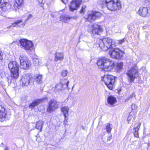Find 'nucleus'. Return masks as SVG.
<instances>
[{
  "mask_svg": "<svg viewBox=\"0 0 150 150\" xmlns=\"http://www.w3.org/2000/svg\"><path fill=\"white\" fill-rule=\"evenodd\" d=\"M97 64L99 68L103 69L105 71H110L115 66L113 61L105 57L98 59Z\"/></svg>",
  "mask_w": 150,
  "mask_h": 150,
  "instance_id": "f257e3e1",
  "label": "nucleus"
},
{
  "mask_svg": "<svg viewBox=\"0 0 150 150\" xmlns=\"http://www.w3.org/2000/svg\"><path fill=\"white\" fill-rule=\"evenodd\" d=\"M97 43L101 49L104 51L114 47L115 46V42L109 38H104L103 39H98Z\"/></svg>",
  "mask_w": 150,
  "mask_h": 150,
  "instance_id": "f03ea898",
  "label": "nucleus"
},
{
  "mask_svg": "<svg viewBox=\"0 0 150 150\" xmlns=\"http://www.w3.org/2000/svg\"><path fill=\"white\" fill-rule=\"evenodd\" d=\"M8 68L11 72V76L13 79H17L19 76V65L15 61L10 62L8 64Z\"/></svg>",
  "mask_w": 150,
  "mask_h": 150,
  "instance_id": "7ed1b4c3",
  "label": "nucleus"
},
{
  "mask_svg": "<svg viewBox=\"0 0 150 150\" xmlns=\"http://www.w3.org/2000/svg\"><path fill=\"white\" fill-rule=\"evenodd\" d=\"M124 53V51L117 48H111L109 53L112 57L118 59L122 58Z\"/></svg>",
  "mask_w": 150,
  "mask_h": 150,
  "instance_id": "20e7f679",
  "label": "nucleus"
},
{
  "mask_svg": "<svg viewBox=\"0 0 150 150\" xmlns=\"http://www.w3.org/2000/svg\"><path fill=\"white\" fill-rule=\"evenodd\" d=\"M101 80L104 82L110 89H112L115 81V78L113 76L110 75H105L102 78Z\"/></svg>",
  "mask_w": 150,
  "mask_h": 150,
  "instance_id": "39448f33",
  "label": "nucleus"
},
{
  "mask_svg": "<svg viewBox=\"0 0 150 150\" xmlns=\"http://www.w3.org/2000/svg\"><path fill=\"white\" fill-rule=\"evenodd\" d=\"M19 42L21 46L24 49L29 51H31L33 49L34 45L31 41L22 39L19 40Z\"/></svg>",
  "mask_w": 150,
  "mask_h": 150,
  "instance_id": "423d86ee",
  "label": "nucleus"
},
{
  "mask_svg": "<svg viewBox=\"0 0 150 150\" xmlns=\"http://www.w3.org/2000/svg\"><path fill=\"white\" fill-rule=\"evenodd\" d=\"M19 59L20 62L21 68L27 70L30 67L31 62L25 56L20 55Z\"/></svg>",
  "mask_w": 150,
  "mask_h": 150,
  "instance_id": "0eeeda50",
  "label": "nucleus"
},
{
  "mask_svg": "<svg viewBox=\"0 0 150 150\" xmlns=\"http://www.w3.org/2000/svg\"><path fill=\"white\" fill-rule=\"evenodd\" d=\"M138 70L135 68H132L129 70L126 73L128 78V81L131 82L134 81L135 78L138 75Z\"/></svg>",
  "mask_w": 150,
  "mask_h": 150,
  "instance_id": "6e6552de",
  "label": "nucleus"
},
{
  "mask_svg": "<svg viewBox=\"0 0 150 150\" xmlns=\"http://www.w3.org/2000/svg\"><path fill=\"white\" fill-rule=\"evenodd\" d=\"M137 13L140 16L144 17L150 16V6L140 7Z\"/></svg>",
  "mask_w": 150,
  "mask_h": 150,
  "instance_id": "1a4fd4ad",
  "label": "nucleus"
},
{
  "mask_svg": "<svg viewBox=\"0 0 150 150\" xmlns=\"http://www.w3.org/2000/svg\"><path fill=\"white\" fill-rule=\"evenodd\" d=\"M48 105L47 111L51 113L58 108L59 107L58 102L56 100L52 99L48 102Z\"/></svg>",
  "mask_w": 150,
  "mask_h": 150,
  "instance_id": "9d476101",
  "label": "nucleus"
},
{
  "mask_svg": "<svg viewBox=\"0 0 150 150\" xmlns=\"http://www.w3.org/2000/svg\"><path fill=\"white\" fill-rule=\"evenodd\" d=\"M32 79V76L30 73L24 74L21 78L23 85L25 86H28Z\"/></svg>",
  "mask_w": 150,
  "mask_h": 150,
  "instance_id": "9b49d317",
  "label": "nucleus"
},
{
  "mask_svg": "<svg viewBox=\"0 0 150 150\" xmlns=\"http://www.w3.org/2000/svg\"><path fill=\"white\" fill-rule=\"evenodd\" d=\"M46 60V58H43L42 59L36 56L33 58V63L36 66L46 65L47 63Z\"/></svg>",
  "mask_w": 150,
  "mask_h": 150,
  "instance_id": "f8f14e48",
  "label": "nucleus"
},
{
  "mask_svg": "<svg viewBox=\"0 0 150 150\" xmlns=\"http://www.w3.org/2000/svg\"><path fill=\"white\" fill-rule=\"evenodd\" d=\"M81 0H73L69 6V10L71 11H73L77 9L79 7Z\"/></svg>",
  "mask_w": 150,
  "mask_h": 150,
  "instance_id": "ddd939ff",
  "label": "nucleus"
},
{
  "mask_svg": "<svg viewBox=\"0 0 150 150\" xmlns=\"http://www.w3.org/2000/svg\"><path fill=\"white\" fill-rule=\"evenodd\" d=\"M114 0H104L103 1L102 4H104L107 5L108 8L111 11H114Z\"/></svg>",
  "mask_w": 150,
  "mask_h": 150,
  "instance_id": "4468645a",
  "label": "nucleus"
},
{
  "mask_svg": "<svg viewBox=\"0 0 150 150\" xmlns=\"http://www.w3.org/2000/svg\"><path fill=\"white\" fill-rule=\"evenodd\" d=\"M44 100V99L42 98L34 100L30 104L29 106V108L31 110L34 109L35 106H37L39 104L41 103Z\"/></svg>",
  "mask_w": 150,
  "mask_h": 150,
  "instance_id": "2eb2a0df",
  "label": "nucleus"
},
{
  "mask_svg": "<svg viewBox=\"0 0 150 150\" xmlns=\"http://www.w3.org/2000/svg\"><path fill=\"white\" fill-rule=\"evenodd\" d=\"M84 18L87 21L90 22H93L96 19L93 11H88L87 13V16H85Z\"/></svg>",
  "mask_w": 150,
  "mask_h": 150,
  "instance_id": "dca6fc26",
  "label": "nucleus"
},
{
  "mask_svg": "<svg viewBox=\"0 0 150 150\" xmlns=\"http://www.w3.org/2000/svg\"><path fill=\"white\" fill-rule=\"evenodd\" d=\"M75 17H71L65 14L61 15L60 17V20L64 23H67L69 22L72 19H76Z\"/></svg>",
  "mask_w": 150,
  "mask_h": 150,
  "instance_id": "f3484780",
  "label": "nucleus"
},
{
  "mask_svg": "<svg viewBox=\"0 0 150 150\" xmlns=\"http://www.w3.org/2000/svg\"><path fill=\"white\" fill-rule=\"evenodd\" d=\"M92 33L98 34L99 32H102L103 28L100 25L97 24H94L92 26Z\"/></svg>",
  "mask_w": 150,
  "mask_h": 150,
  "instance_id": "a211bd4d",
  "label": "nucleus"
},
{
  "mask_svg": "<svg viewBox=\"0 0 150 150\" xmlns=\"http://www.w3.org/2000/svg\"><path fill=\"white\" fill-rule=\"evenodd\" d=\"M0 7H1L4 11L10 9L11 7V5L5 1L4 0H0Z\"/></svg>",
  "mask_w": 150,
  "mask_h": 150,
  "instance_id": "6ab92c4d",
  "label": "nucleus"
},
{
  "mask_svg": "<svg viewBox=\"0 0 150 150\" xmlns=\"http://www.w3.org/2000/svg\"><path fill=\"white\" fill-rule=\"evenodd\" d=\"M64 58V54L63 53L57 52L55 54L54 61L57 62L58 60H62Z\"/></svg>",
  "mask_w": 150,
  "mask_h": 150,
  "instance_id": "aec40b11",
  "label": "nucleus"
},
{
  "mask_svg": "<svg viewBox=\"0 0 150 150\" xmlns=\"http://www.w3.org/2000/svg\"><path fill=\"white\" fill-rule=\"evenodd\" d=\"M6 115V112L4 106L2 105H0V118H4Z\"/></svg>",
  "mask_w": 150,
  "mask_h": 150,
  "instance_id": "412c9836",
  "label": "nucleus"
},
{
  "mask_svg": "<svg viewBox=\"0 0 150 150\" xmlns=\"http://www.w3.org/2000/svg\"><path fill=\"white\" fill-rule=\"evenodd\" d=\"M107 101L108 103L112 106L114 105L117 101L115 98L111 96L108 97Z\"/></svg>",
  "mask_w": 150,
  "mask_h": 150,
  "instance_id": "4be33fe9",
  "label": "nucleus"
},
{
  "mask_svg": "<svg viewBox=\"0 0 150 150\" xmlns=\"http://www.w3.org/2000/svg\"><path fill=\"white\" fill-rule=\"evenodd\" d=\"M141 124L139 122H137L134 125V130L135 131L134 133V136L135 137H139V134L138 131L140 128Z\"/></svg>",
  "mask_w": 150,
  "mask_h": 150,
  "instance_id": "5701e85b",
  "label": "nucleus"
},
{
  "mask_svg": "<svg viewBox=\"0 0 150 150\" xmlns=\"http://www.w3.org/2000/svg\"><path fill=\"white\" fill-rule=\"evenodd\" d=\"M23 0H14L13 6L15 9L19 8V7L22 4Z\"/></svg>",
  "mask_w": 150,
  "mask_h": 150,
  "instance_id": "b1692460",
  "label": "nucleus"
},
{
  "mask_svg": "<svg viewBox=\"0 0 150 150\" xmlns=\"http://www.w3.org/2000/svg\"><path fill=\"white\" fill-rule=\"evenodd\" d=\"M61 111L63 113L64 117H68L69 115V108L67 106L62 108L61 109Z\"/></svg>",
  "mask_w": 150,
  "mask_h": 150,
  "instance_id": "393cba45",
  "label": "nucleus"
},
{
  "mask_svg": "<svg viewBox=\"0 0 150 150\" xmlns=\"http://www.w3.org/2000/svg\"><path fill=\"white\" fill-rule=\"evenodd\" d=\"M114 9L115 11L119 10L121 8V3L120 0H114Z\"/></svg>",
  "mask_w": 150,
  "mask_h": 150,
  "instance_id": "a878e982",
  "label": "nucleus"
},
{
  "mask_svg": "<svg viewBox=\"0 0 150 150\" xmlns=\"http://www.w3.org/2000/svg\"><path fill=\"white\" fill-rule=\"evenodd\" d=\"M43 121L41 120H40L37 122L36 123L35 128L40 129V131L41 132L42 131V129L43 125Z\"/></svg>",
  "mask_w": 150,
  "mask_h": 150,
  "instance_id": "bb28decb",
  "label": "nucleus"
},
{
  "mask_svg": "<svg viewBox=\"0 0 150 150\" xmlns=\"http://www.w3.org/2000/svg\"><path fill=\"white\" fill-rule=\"evenodd\" d=\"M69 82V81L67 79H64L61 81L60 83L62 85V86H64L65 89L67 88L68 90L69 89L68 84Z\"/></svg>",
  "mask_w": 150,
  "mask_h": 150,
  "instance_id": "cd10ccee",
  "label": "nucleus"
},
{
  "mask_svg": "<svg viewBox=\"0 0 150 150\" xmlns=\"http://www.w3.org/2000/svg\"><path fill=\"white\" fill-rule=\"evenodd\" d=\"M64 89V86H62V85L60 83L56 84L54 90L56 91L59 92Z\"/></svg>",
  "mask_w": 150,
  "mask_h": 150,
  "instance_id": "c85d7f7f",
  "label": "nucleus"
},
{
  "mask_svg": "<svg viewBox=\"0 0 150 150\" xmlns=\"http://www.w3.org/2000/svg\"><path fill=\"white\" fill-rule=\"evenodd\" d=\"M42 76L41 75H36L35 76V79L36 83L38 84H40L42 83Z\"/></svg>",
  "mask_w": 150,
  "mask_h": 150,
  "instance_id": "c756f323",
  "label": "nucleus"
},
{
  "mask_svg": "<svg viewBox=\"0 0 150 150\" xmlns=\"http://www.w3.org/2000/svg\"><path fill=\"white\" fill-rule=\"evenodd\" d=\"M112 124L110 123H108L106 124L105 126V130L108 133H110L112 129Z\"/></svg>",
  "mask_w": 150,
  "mask_h": 150,
  "instance_id": "7c9ffc66",
  "label": "nucleus"
},
{
  "mask_svg": "<svg viewBox=\"0 0 150 150\" xmlns=\"http://www.w3.org/2000/svg\"><path fill=\"white\" fill-rule=\"evenodd\" d=\"M22 22V20H18L14 22L11 24V26L14 27L16 26V25L21 23Z\"/></svg>",
  "mask_w": 150,
  "mask_h": 150,
  "instance_id": "2f4dec72",
  "label": "nucleus"
},
{
  "mask_svg": "<svg viewBox=\"0 0 150 150\" xmlns=\"http://www.w3.org/2000/svg\"><path fill=\"white\" fill-rule=\"evenodd\" d=\"M93 12L96 16V19L100 18L102 16V14L100 12L97 11H94Z\"/></svg>",
  "mask_w": 150,
  "mask_h": 150,
  "instance_id": "473e14b6",
  "label": "nucleus"
},
{
  "mask_svg": "<svg viewBox=\"0 0 150 150\" xmlns=\"http://www.w3.org/2000/svg\"><path fill=\"white\" fill-rule=\"evenodd\" d=\"M123 64L122 62H119L117 63V69H119L120 70H121L122 69V67Z\"/></svg>",
  "mask_w": 150,
  "mask_h": 150,
  "instance_id": "72a5a7b5",
  "label": "nucleus"
},
{
  "mask_svg": "<svg viewBox=\"0 0 150 150\" xmlns=\"http://www.w3.org/2000/svg\"><path fill=\"white\" fill-rule=\"evenodd\" d=\"M86 6H83L81 8V9L80 12L81 13L84 14L86 11Z\"/></svg>",
  "mask_w": 150,
  "mask_h": 150,
  "instance_id": "f704fd0d",
  "label": "nucleus"
},
{
  "mask_svg": "<svg viewBox=\"0 0 150 150\" xmlns=\"http://www.w3.org/2000/svg\"><path fill=\"white\" fill-rule=\"evenodd\" d=\"M67 71L66 70H63L61 73V75L63 76H65L67 75Z\"/></svg>",
  "mask_w": 150,
  "mask_h": 150,
  "instance_id": "c9c22d12",
  "label": "nucleus"
},
{
  "mask_svg": "<svg viewBox=\"0 0 150 150\" xmlns=\"http://www.w3.org/2000/svg\"><path fill=\"white\" fill-rule=\"evenodd\" d=\"M133 117L131 115V113L129 114L128 117L127 118V121L128 122V123H129V122L132 119Z\"/></svg>",
  "mask_w": 150,
  "mask_h": 150,
  "instance_id": "e433bc0d",
  "label": "nucleus"
},
{
  "mask_svg": "<svg viewBox=\"0 0 150 150\" xmlns=\"http://www.w3.org/2000/svg\"><path fill=\"white\" fill-rule=\"evenodd\" d=\"M125 38L123 39L122 40H119L118 41V43L119 44H121L125 42Z\"/></svg>",
  "mask_w": 150,
  "mask_h": 150,
  "instance_id": "4c0bfd02",
  "label": "nucleus"
},
{
  "mask_svg": "<svg viewBox=\"0 0 150 150\" xmlns=\"http://www.w3.org/2000/svg\"><path fill=\"white\" fill-rule=\"evenodd\" d=\"M67 117H64V120L63 121V123L65 126L67 124V123L68 122V118H67Z\"/></svg>",
  "mask_w": 150,
  "mask_h": 150,
  "instance_id": "58836bf2",
  "label": "nucleus"
},
{
  "mask_svg": "<svg viewBox=\"0 0 150 150\" xmlns=\"http://www.w3.org/2000/svg\"><path fill=\"white\" fill-rule=\"evenodd\" d=\"M131 107L132 109H135L137 108V106L135 104H133L132 105Z\"/></svg>",
  "mask_w": 150,
  "mask_h": 150,
  "instance_id": "ea45409f",
  "label": "nucleus"
},
{
  "mask_svg": "<svg viewBox=\"0 0 150 150\" xmlns=\"http://www.w3.org/2000/svg\"><path fill=\"white\" fill-rule=\"evenodd\" d=\"M39 3L44 4L45 2V0H38Z\"/></svg>",
  "mask_w": 150,
  "mask_h": 150,
  "instance_id": "a19ab883",
  "label": "nucleus"
},
{
  "mask_svg": "<svg viewBox=\"0 0 150 150\" xmlns=\"http://www.w3.org/2000/svg\"><path fill=\"white\" fill-rule=\"evenodd\" d=\"M134 96V93H132L130 95L129 97V98H132Z\"/></svg>",
  "mask_w": 150,
  "mask_h": 150,
  "instance_id": "79ce46f5",
  "label": "nucleus"
},
{
  "mask_svg": "<svg viewBox=\"0 0 150 150\" xmlns=\"http://www.w3.org/2000/svg\"><path fill=\"white\" fill-rule=\"evenodd\" d=\"M32 17V15L31 14H30L28 16V18L26 20V21L28 20L29 19H30Z\"/></svg>",
  "mask_w": 150,
  "mask_h": 150,
  "instance_id": "37998d69",
  "label": "nucleus"
},
{
  "mask_svg": "<svg viewBox=\"0 0 150 150\" xmlns=\"http://www.w3.org/2000/svg\"><path fill=\"white\" fill-rule=\"evenodd\" d=\"M148 146L147 150H150V143L148 144Z\"/></svg>",
  "mask_w": 150,
  "mask_h": 150,
  "instance_id": "c03bdc74",
  "label": "nucleus"
},
{
  "mask_svg": "<svg viewBox=\"0 0 150 150\" xmlns=\"http://www.w3.org/2000/svg\"><path fill=\"white\" fill-rule=\"evenodd\" d=\"M62 2L64 4H66L68 0H61Z\"/></svg>",
  "mask_w": 150,
  "mask_h": 150,
  "instance_id": "a18cd8bd",
  "label": "nucleus"
},
{
  "mask_svg": "<svg viewBox=\"0 0 150 150\" xmlns=\"http://www.w3.org/2000/svg\"><path fill=\"white\" fill-rule=\"evenodd\" d=\"M111 137H112L111 136H110L109 137H108L107 138V140L110 141L111 139Z\"/></svg>",
  "mask_w": 150,
  "mask_h": 150,
  "instance_id": "49530a36",
  "label": "nucleus"
},
{
  "mask_svg": "<svg viewBox=\"0 0 150 150\" xmlns=\"http://www.w3.org/2000/svg\"><path fill=\"white\" fill-rule=\"evenodd\" d=\"M130 98H128L127 99H126L125 100V102H127L129 100V99Z\"/></svg>",
  "mask_w": 150,
  "mask_h": 150,
  "instance_id": "de8ad7c7",
  "label": "nucleus"
},
{
  "mask_svg": "<svg viewBox=\"0 0 150 150\" xmlns=\"http://www.w3.org/2000/svg\"><path fill=\"white\" fill-rule=\"evenodd\" d=\"M4 150H9V149H8V148L7 146H6L5 147Z\"/></svg>",
  "mask_w": 150,
  "mask_h": 150,
  "instance_id": "09e8293b",
  "label": "nucleus"
},
{
  "mask_svg": "<svg viewBox=\"0 0 150 150\" xmlns=\"http://www.w3.org/2000/svg\"><path fill=\"white\" fill-rule=\"evenodd\" d=\"M142 69L143 70H144L145 69V67H143L142 68Z\"/></svg>",
  "mask_w": 150,
  "mask_h": 150,
  "instance_id": "8fccbe9b",
  "label": "nucleus"
},
{
  "mask_svg": "<svg viewBox=\"0 0 150 150\" xmlns=\"http://www.w3.org/2000/svg\"><path fill=\"white\" fill-rule=\"evenodd\" d=\"M25 24V23H23L22 24V25H23V27L24 26Z\"/></svg>",
  "mask_w": 150,
  "mask_h": 150,
  "instance_id": "3c124183",
  "label": "nucleus"
},
{
  "mask_svg": "<svg viewBox=\"0 0 150 150\" xmlns=\"http://www.w3.org/2000/svg\"><path fill=\"white\" fill-rule=\"evenodd\" d=\"M51 16L52 17H54V15H53V14H51Z\"/></svg>",
  "mask_w": 150,
  "mask_h": 150,
  "instance_id": "603ef678",
  "label": "nucleus"
},
{
  "mask_svg": "<svg viewBox=\"0 0 150 150\" xmlns=\"http://www.w3.org/2000/svg\"><path fill=\"white\" fill-rule=\"evenodd\" d=\"M82 128L83 129H84V127L83 126H82Z\"/></svg>",
  "mask_w": 150,
  "mask_h": 150,
  "instance_id": "864d4df0",
  "label": "nucleus"
},
{
  "mask_svg": "<svg viewBox=\"0 0 150 150\" xmlns=\"http://www.w3.org/2000/svg\"><path fill=\"white\" fill-rule=\"evenodd\" d=\"M132 145L134 144H132Z\"/></svg>",
  "mask_w": 150,
  "mask_h": 150,
  "instance_id": "5fc2aeb1",
  "label": "nucleus"
}]
</instances>
